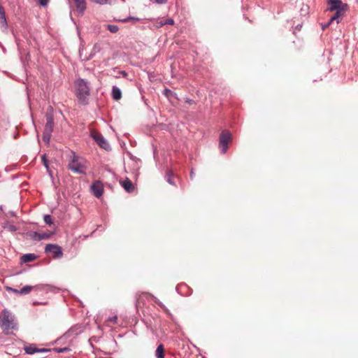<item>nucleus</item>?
I'll use <instances>...</instances> for the list:
<instances>
[{
	"mask_svg": "<svg viewBox=\"0 0 358 358\" xmlns=\"http://www.w3.org/2000/svg\"><path fill=\"white\" fill-rule=\"evenodd\" d=\"M8 289H9V290L12 291L14 293L19 294L20 289H14V288H11V287H9Z\"/></svg>",
	"mask_w": 358,
	"mask_h": 358,
	"instance_id": "2f4dec72",
	"label": "nucleus"
},
{
	"mask_svg": "<svg viewBox=\"0 0 358 358\" xmlns=\"http://www.w3.org/2000/svg\"><path fill=\"white\" fill-rule=\"evenodd\" d=\"M91 136L99 144V145L101 148L105 150H107L108 148L109 144L107 143V141L104 139V138L100 133L95 130H92L91 131Z\"/></svg>",
	"mask_w": 358,
	"mask_h": 358,
	"instance_id": "423d86ee",
	"label": "nucleus"
},
{
	"mask_svg": "<svg viewBox=\"0 0 358 358\" xmlns=\"http://www.w3.org/2000/svg\"><path fill=\"white\" fill-rule=\"evenodd\" d=\"M140 300H141V295H137V296H136V307L140 306V305H141Z\"/></svg>",
	"mask_w": 358,
	"mask_h": 358,
	"instance_id": "c85d7f7f",
	"label": "nucleus"
},
{
	"mask_svg": "<svg viewBox=\"0 0 358 358\" xmlns=\"http://www.w3.org/2000/svg\"><path fill=\"white\" fill-rule=\"evenodd\" d=\"M343 15V11L341 10H337L335 14L330 18L329 23H332L334 20H337L338 23V19Z\"/></svg>",
	"mask_w": 358,
	"mask_h": 358,
	"instance_id": "6ab92c4d",
	"label": "nucleus"
},
{
	"mask_svg": "<svg viewBox=\"0 0 358 358\" xmlns=\"http://www.w3.org/2000/svg\"><path fill=\"white\" fill-rule=\"evenodd\" d=\"M41 139L43 141H45V132H43L41 136Z\"/></svg>",
	"mask_w": 358,
	"mask_h": 358,
	"instance_id": "72a5a7b5",
	"label": "nucleus"
},
{
	"mask_svg": "<svg viewBox=\"0 0 358 358\" xmlns=\"http://www.w3.org/2000/svg\"><path fill=\"white\" fill-rule=\"evenodd\" d=\"M0 327L6 334H9L10 331L18 329L15 315L7 309H4L1 312L0 315Z\"/></svg>",
	"mask_w": 358,
	"mask_h": 358,
	"instance_id": "f257e3e1",
	"label": "nucleus"
},
{
	"mask_svg": "<svg viewBox=\"0 0 358 358\" xmlns=\"http://www.w3.org/2000/svg\"><path fill=\"white\" fill-rule=\"evenodd\" d=\"M38 289H39V287H38V286L26 285L19 290V294L25 295V294H29L32 289L37 290Z\"/></svg>",
	"mask_w": 358,
	"mask_h": 358,
	"instance_id": "2eb2a0df",
	"label": "nucleus"
},
{
	"mask_svg": "<svg viewBox=\"0 0 358 358\" xmlns=\"http://www.w3.org/2000/svg\"><path fill=\"white\" fill-rule=\"evenodd\" d=\"M69 169L75 173L85 174L87 169V161L73 153L69 163Z\"/></svg>",
	"mask_w": 358,
	"mask_h": 358,
	"instance_id": "f03ea898",
	"label": "nucleus"
},
{
	"mask_svg": "<svg viewBox=\"0 0 358 358\" xmlns=\"http://www.w3.org/2000/svg\"><path fill=\"white\" fill-rule=\"evenodd\" d=\"M45 167H46L47 171L50 173V175L51 176V175H52V173L49 171V169H48V164H47V163H46Z\"/></svg>",
	"mask_w": 358,
	"mask_h": 358,
	"instance_id": "c9c22d12",
	"label": "nucleus"
},
{
	"mask_svg": "<svg viewBox=\"0 0 358 358\" xmlns=\"http://www.w3.org/2000/svg\"><path fill=\"white\" fill-rule=\"evenodd\" d=\"M53 350L57 352H64L69 351V348H54Z\"/></svg>",
	"mask_w": 358,
	"mask_h": 358,
	"instance_id": "b1692460",
	"label": "nucleus"
},
{
	"mask_svg": "<svg viewBox=\"0 0 358 358\" xmlns=\"http://www.w3.org/2000/svg\"><path fill=\"white\" fill-rule=\"evenodd\" d=\"M76 96L79 101L85 103L87 97L90 95L88 83L83 79L79 78L75 83Z\"/></svg>",
	"mask_w": 358,
	"mask_h": 358,
	"instance_id": "7ed1b4c3",
	"label": "nucleus"
},
{
	"mask_svg": "<svg viewBox=\"0 0 358 358\" xmlns=\"http://www.w3.org/2000/svg\"><path fill=\"white\" fill-rule=\"evenodd\" d=\"M99 4L111 3V0H90Z\"/></svg>",
	"mask_w": 358,
	"mask_h": 358,
	"instance_id": "5701e85b",
	"label": "nucleus"
},
{
	"mask_svg": "<svg viewBox=\"0 0 358 358\" xmlns=\"http://www.w3.org/2000/svg\"><path fill=\"white\" fill-rule=\"evenodd\" d=\"M36 1L43 7H45V0H36Z\"/></svg>",
	"mask_w": 358,
	"mask_h": 358,
	"instance_id": "c756f323",
	"label": "nucleus"
},
{
	"mask_svg": "<svg viewBox=\"0 0 358 358\" xmlns=\"http://www.w3.org/2000/svg\"><path fill=\"white\" fill-rule=\"evenodd\" d=\"M121 73L124 76H127V73L125 71H122Z\"/></svg>",
	"mask_w": 358,
	"mask_h": 358,
	"instance_id": "e433bc0d",
	"label": "nucleus"
},
{
	"mask_svg": "<svg viewBox=\"0 0 358 358\" xmlns=\"http://www.w3.org/2000/svg\"><path fill=\"white\" fill-rule=\"evenodd\" d=\"M174 23V21L173 19H167V20H164V24H173Z\"/></svg>",
	"mask_w": 358,
	"mask_h": 358,
	"instance_id": "bb28decb",
	"label": "nucleus"
},
{
	"mask_svg": "<svg viewBox=\"0 0 358 358\" xmlns=\"http://www.w3.org/2000/svg\"><path fill=\"white\" fill-rule=\"evenodd\" d=\"M52 130V118L50 116H46V132Z\"/></svg>",
	"mask_w": 358,
	"mask_h": 358,
	"instance_id": "aec40b11",
	"label": "nucleus"
},
{
	"mask_svg": "<svg viewBox=\"0 0 358 358\" xmlns=\"http://www.w3.org/2000/svg\"><path fill=\"white\" fill-rule=\"evenodd\" d=\"M164 20H161L159 22V27H162V26L165 25V24H164Z\"/></svg>",
	"mask_w": 358,
	"mask_h": 358,
	"instance_id": "473e14b6",
	"label": "nucleus"
},
{
	"mask_svg": "<svg viewBox=\"0 0 358 358\" xmlns=\"http://www.w3.org/2000/svg\"><path fill=\"white\" fill-rule=\"evenodd\" d=\"M328 3L329 5V10L330 11L341 10L340 6L342 3L340 0H328Z\"/></svg>",
	"mask_w": 358,
	"mask_h": 358,
	"instance_id": "ddd939ff",
	"label": "nucleus"
},
{
	"mask_svg": "<svg viewBox=\"0 0 358 358\" xmlns=\"http://www.w3.org/2000/svg\"><path fill=\"white\" fill-rule=\"evenodd\" d=\"M357 1H358V0H357Z\"/></svg>",
	"mask_w": 358,
	"mask_h": 358,
	"instance_id": "ea45409f",
	"label": "nucleus"
},
{
	"mask_svg": "<svg viewBox=\"0 0 358 358\" xmlns=\"http://www.w3.org/2000/svg\"><path fill=\"white\" fill-rule=\"evenodd\" d=\"M112 97L115 101H119L122 98V92L116 86L113 87Z\"/></svg>",
	"mask_w": 358,
	"mask_h": 358,
	"instance_id": "dca6fc26",
	"label": "nucleus"
},
{
	"mask_svg": "<svg viewBox=\"0 0 358 358\" xmlns=\"http://www.w3.org/2000/svg\"><path fill=\"white\" fill-rule=\"evenodd\" d=\"M157 358H164V348L162 344H160L155 352Z\"/></svg>",
	"mask_w": 358,
	"mask_h": 358,
	"instance_id": "a211bd4d",
	"label": "nucleus"
},
{
	"mask_svg": "<svg viewBox=\"0 0 358 358\" xmlns=\"http://www.w3.org/2000/svg\"><path fill=\"white\" fill-rule=\"evenodd\" d=\"M45 351H46V352H50L51 350L50 348H46Z\"/></svg>",
	"mask_w": 358,
	"mask_h": 358,
	"instance_id": "4c0bfd02",
	"label": "nucleus"
},
{
	"mask_svg": "<svg viewBox=\"0 0 358 358\" xmlns=\"http://www.w3.org/2000/svg\"><path fill=\"white\" fill-rule=\"evenodd\" d=\"M25 236L27 238L38 241L45 238V233L40 234L37 231H29L25 234Z\"/></svg>",
	"mask_w": 358,
	"mask_h": 358,
	"instance_id": "1a4fd4ad",
	"label": "nucleus"
},
{
	"mask_svg": "<svg viewBox=\"0 0 358 358\" xmlns=\"http://www.w3.org/2000/svg\"><path fill=\"white\" fill-rule=\"evenodd\" d=\"M163 93L167 98H170L173 94V92L169 89H165Z\"/></svg>",
	"mask_w": 358,
	"mask_h": 358,
	"instance_id": "393cba45",
	"label": "nucleus"
},
{
	"mask_svg": "<svg viewBox=\"0 0 358 358\" xmlns=\"http://www.w3.org/2000/svg\"><path fill=\"white\" fill-rule=\"evenodd\" d=\"M6 229H7L9 231H15L17 230V227L12 224H8L6 226L4 227Z\"/></svg>",
	"mask_w": 358,
	"mask_h": 358,
	"instance_id": "4be33fe9",
	"label": "nucleus"
},
{
	"mask_svg": "<svg viewBox=\"0 0 358 358\" xmlns=\"http://www.w3.org/2000/svg\"><path fill=\"white\" fill-rule=\"evenodd\" d=\"M47 225L50 227V229H46V238L52 236L56 230L55 224L53 223L52 219L50 215H46V226Z\"/></svg>",
	"mask_w": 358,
	"mask_h": 358,
	"instance_id": "6e6552de",
	"label": "nucleus"
},
{
	"mask_svg": "<svg viewBox=\"0 0 358 358\" xmlns=\"http://www.w3.org/2000/svg\"><path fill=\"white\" fill-rule=\"evenodd\" d=\"M36 258V256L34 254L29 253L24 255L21 259L24 263H29L34 261Z\"/></svg>",
	"mask_w": 358,
	"mask_h": 358,
	"instance_id": "f3484780",
	"label": "nucleus"
},
{
	"mask_svg": "<svg viewBox=\"0 0 358 358\" xmlns=\"http://www.w3.org/2000/svg\"><path fill=\"white\" fill-rule=\"evenodd\" d=\"M107 29L111 32V33H116L118 31L119 28L117 25L115 24H108L107 26Z\"/></svg>",
	"mask_w": 358,
	"mask_h": 358,
	"instance_id": "412c9836",
	"label": "nucleus"
},
{
	"mask_svg": "<svg viewBox=\"0 0 358 358\" xmlns=\"http://www.w3.org/2000/svg\"><path fill=\"white\" fill-rule=\"evenodd\" d=\"M0 26L6 29L8 27V23L6 17V13L4 8L0 4Z\"/></svg>",
	"mask_w": 358,
	"mask_h": 358,
	"instance_id": "f8f14e48",
	"label": "nucleus"
},
{
	"mask_svg": "<svg viewBox=\"0 0 358 358\" xmlns=\"http://www.w3.org/2000/svg\"><path fill=\"white\" fill-rule=\"evenodd\" d=\"M78 10L83 13L86 9V2L85 0H72Z\"/></svg>",
	"mask_w": 358,
	"mask_h": 358,
	"instance_id": "4468645a",
	"label": "nucleus"
},
{
	"mask_svg": "<svg viewBox=\"0 0 358 358\" xmlns=\"http://www.w3.org/2000/svg\"><path fill=\"white\" fill-rule=\"evenodd\" d=\"M330 24H331V23H329H329H327V24L324 25V26L322 27V29H326L327 27H329V25Z\"/></svg>",
	"mask_w": 358,
	"mask_h": 358,
	"instance_id": "f704fd0d",
	"label": "nucleus"
},
{
	"mask_svg": "<svg viewBox=\"0 0 358 358\" xmlns=\"http://www.w3.org/2000/svg\"><path fill=\"white\" fill-rule=\"evenodd\" d=\"M25 352L28 355H33L36 352H45V348H38L36 345L30 344L24 348Z\"/></svg>",
	"mask_w": 358,
	"mask_h": 358,
	"instance_id": "9d476101",
	"label": "nucleus"
},
{
	"mask_svg": "<svg viewBox=\"0 0 358 358\" xmlns=\"http://www.w3.org/2000/svg\"><path fill=\"white\" fill-rule=\"evenodd\" d=\"M120 182L127 192H132L134 190V186L129 179L127 178L126 180H122Z\"/></svg>",
	"mask_w": 358,
	"mask_h": 358,
	"instance_id": "9b49d317",
	"label": "nucleus"
},
{
	"mask_svg": "<svg viewBox=\"0 0 358 358\" xmlns=\"http://www.w3.org/2000/svg\"><path fill=\"white\" fill-rule=\"evenodd\" d=\"M41 162H42L43 164L45 166V154H42L41 155Z\"/></svg>",
	"mask_w": 358,
	"mask_h": 358,
	"instance_id": "7c9ffc66",
	"label": "nucleus"
},
{
	"mask_svg": "<svg viewBox=\"0 0 358 358\" xmlns=\"http://www.w3.org/2000/svg\"><path fill=\"white\" fill-rule=\"evenodd\" d=\"M155 3L159 4L166 3L168 0H153Z\"/></svg>",
	"mask_w": 358,
	"mask_h": 358,
	"instance_id": "cd10ccee",
	"label": "nucleus"
},
{
	"mask_svg": "<svg viewBox=\"0 0 358 358\" xmlns=\"http://www.w3.org/2000/svg\"><path fill=\"white\" fill-rule=\"evenodd\" d=\"M91 189H92L93 194H94V196L97 198H99L103 194V184L101 183V181L97 180L92 185Z\"/></svg>",
	"mask_w": 358,
	"mask_h": 358,
	"instance_id": "0eeeda50",
	"label": "nucleus"
},
{
	"mask_svg": "<svg viewBox=\"0 0 358 358\" xmlns=\"http://www.w3.org/2000/svg\"><path fill=\"white\" fill-rule=\"evenodd\" d=\"M231 141V134L227 130L223 131L220 136L219 147L222 153H225L228 149V145Z\"/></svg>",
	"mask_w": 358,
	"mask_h": 358,
	"instance_id": "20e7f679",
	"label": "nucleus"
},
{
	"mask_svg": "<svg viewBox=\"0 0 358 358\" xmlns=\"http://www.w3.org/2000/svg\"><path fill=\"white\" fill-rule=\"evenodd\" d=\"M47 253L50 254L53 259H60L63 256L62 248L55 244H46Z\"/></svg>",
	"mask_w": 358,
	"mask_h": 358,
	"instance_id": "39448f33",
	"label": "nucleus"
},
{
	"mask_svg": "<svg viewBox=\"0 0 358 358\" xmlns=\"http://www.w3.org/2000/svg\"><path fill=\"white\" fill-rule=\"evenodd\" d=\"M45 141H46V143H48V141H49V138H48V136H46Z\"/></svg>",
	"mask_w": 358,
	"mask_h": 358,
	"instance_id": "58836bf2",
	"label": "nucleus"
},
{
	"mask_svg": "<svg viewBox=\"0 0 358 358\" xmlns=\"http://www.w3.org/2000/svg\"><path fill=\"white\" fill-rule=\"evenodd\" d=\"M107 322H110L113 324H116L117 322V317L113 316V317H109L108 320H107Z\"/></svg>",
	"mask_w": 358,
	"mask_h": 358,
	"instance_id": "a878e982",
	"label": "nucleus"
}]
</instances>
